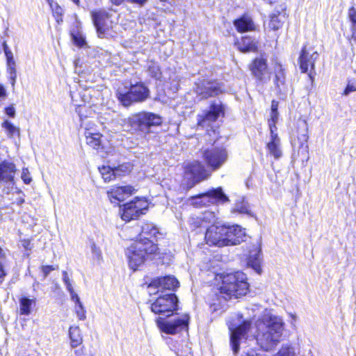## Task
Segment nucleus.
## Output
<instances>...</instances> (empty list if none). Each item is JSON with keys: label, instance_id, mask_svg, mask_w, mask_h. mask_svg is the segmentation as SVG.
Returning <instances> with one entry per match:
<instances>
[{"label": "nucleus", "instance_id": "obj_1", "mask_svg": "<svg viewBox=\"0 0 356 356\" xmlns=\"http://www.w3.org/2000/svg\"><path fill=\"white\" fill-rule=\"evenodd\" d=\"M284 323L282 319L266 309L261 318L256 323L257 334L255 339L261 349L269 351L275 348L280 341Z\"/></svg>", "mask_w": 356, "mask_h": 356}, {"label": "nucleus", "instance_id": "obj_46", "mask_svg": "<svg viewBox=\"0 0 356 356\" xmlns=\"http://www.w3.org/2000/svg\"><path fill=\"white\" fill-rule=\"evenodd\" d=\"M22 179L25 184H29L31 181L29 171L27 168H23L22 172Z\"/></svg>", "mask_w": 356, "mask_h": 356}, {"label": "nucleus", "instance_id": "obj_2", "mask_svg": "<svg viewBox=\"0 0 356 356\" xmlns=\"http://www.w3.org/2000/svg\"><path fill=\"white\" fill-rule=\"evenodd\" d=\"M248 287L247 277L243 273L238 271L235 273L223 275L219 289L220 296L225 302L232 298H239L246 295Z\"/></svg>", "mask_w": 356, "mask_h": 356}, {"label": "nucleus", "instance_id": "obj_54", "mask_svg": "<svg viewBox=\"0 0 356 356\" xmlns=\"http://www.w3.org/2000/svg\"><path fill=\"white\" fill-rule=\"evenodd\" d=\"M70 294L72 300H73L76 304L81 302L79 296L74 291L70 292Z\"/></svg>", "mask_w": 356, "mask_h": 356}, {"label": "nucleus", "instance_id": "obj_17", "mask_svg": "<svg viewBox=\"0 0 356 356\" xmlns=\"http://www.w3.org/2000/svg\"><path fill=\"white\" fill-rule=\"evenodd\" d=\"M250 70L257 81L266 83L270 80V74L266 60L261 58H255L250 65Z\"/></svg>", "mask_w": 356, "mask_h": 356}, {"label": "nucleus", "instance_id": "obj_26", "mask_svg": "<svg viewBox=\"0 0 356 356\" xmlns=\"http://www.w3.org/2000/svg\"><path fill=\"white\" fill-rule=\"evenodd\" d=\"M266 147L268 153L275 159H278L282 156L281 142L278 135H273V138H270Z\"/></svg>", "mask_w": 356, "mask_h": 356}, {"label": "nucleus", "instance_id": "obj_23", "mask_svg": "<svg viewBox=\"0 0 356 356\" xmlns=\"http://www.w3.org/2000/svg\"><path fill=\"white\" fill-rule=\"evenodd\" d=\"M178 280L173 276H165L154 280L149 285V288H161L163 289L175 290L179 287Z\"/></svg>", "mask_w": 356, "mask_h": 356}, {"label": "nucleus", "instance_id": "obj_62", "mask_svg": "<svg viewBox=\"0 0 356 356\" xmlns=\"http://www.w3.org/2000/svg\"><path fill=\"white\" fill-rule=\"evenodd\" d=\"M76 356H84V350L83 348L78 349L75 350Z\"/></svg>", "mask_w": 356, "mask_h": 356}, {"label": "nucleus", "instance_id": "obj_18", "mask_svg": "<svg viewBox=\"0 0 356 356\" xmlns=\"http://www.w3.org/2000/svg\"><path fill=\"white\" fill-rule=\"evenodd\" d=\"M225 246L240 244L245 238V230L238 225L226 226Z\"/></svg>", "mask_w": 356, "mask_h": 356}, {"label": "nucleus", "instance_id": "obj_63", "mask_svg": "<svg viewBox=\"0 0 356 356\" xmlns=\"http://www.w3.org/2000/svg\"><path fill=\"white\" fill-rule=\"evenodd\" d=\"M6 275L5 271L3 268V265L1 264V260H0V278L3 277Z\"/></svg>", "mask_w": 356, "mask_h": 356}, {"label": "nucleus", "instance_id": "obj_41", "mask_svg": "<svg viewBox=\"0 0 356 356\" xmlns=\"http://www.w3.org/2000/svg\"><path fill=\"white\" fill-rule=\"evenodd\" d=\"M91 251L95 259L100 261L102 259L101 250L94 243L91 245Z\"/></svg>", "mask_w": 356, "mask_h": 356}, {"label": "nucleus", "instance_id": "obj_35", "mask_svg": "<svg viewBox=\"0 0 356 356\" xmlns=\"http://www.w3.org/2000/svg\"><path fill=\"white\" fill-rule=\"evenodd\" d=\"M202 222L197 225V227L203 226L207 223H214L216 222V215L212 211H205L200 218Z\"/></svg>", "mask_w": 356, "mask_h": 356}, {"label": "nucleus", "instance_id": "obj_10", "mask_svg": "<svg viewBox=\"0 0 356 356\" xmlns=\"http://www.w3.org/2000/svg\"><path fill=\"white\" fill-rule=\"evenodd\" d=\"M188 320L189 317L188 315H184L169 321L159 317L156 319V323L161 332L168 334H175L188 327Z\"/></svg>", "mask_w": 356, "mask_h": 356}, {"label": "nucleus", "instance_id": "obj_51", "mask_svg": "<svg viewBox=\"0 0 356 356\" xmlns=\"http://www.w3.org/2000/svg\"><path fill=\"white\" fill-rule=\"evenodd\" d=\"M276 122H268L269 129L270 132V138H273V135H278L277 131Z\"/></svg>", "mask_w": 356, "mask_h": 356}, {"label": "nucleus", "instance_id": "obj_44", "mask_svg": "<svg viewBox=\"0 0 356 356\" xmlns=\"http://www.w3.org/2000/svg\"><path fill=\"white\" fill-rule=\"evenodd\" d=\"M110 1L113 4H114L115 6H119V5L122 4L124 0H110ZM127 1L131 3H137V4L142 6V5L145 4L147 0H127Z\"/></svg>", "mask_w": 356, "mask_h": 356}, {"label": "nucleus", "instance_id": "obj_5", "mask_svg": "<svg viewBox=\"0 0 356 356\" xmlns=\"http://www.w3.org/2000/svg\"><path fill=\"white\" fill-rule=\"evenodd\" d=\"M200 154L204 162L212 171L221 168L228 158L227 152L222 147H211L202 148Z\"/></svg>", "mask_w": 356, "mask_h": 356}, {"label": "nucleus", "instance_id": "obj_58", "mask_svg": "<svg viewBox=\"0 0 356 356\" xmlns=\"http://www.w3.org/2000/svg\"><path fill=\"white\" fill-rule=\"evenodd\" d=\"M277 109H278V102H275V101H273L272 104H271V111L278 112Z\"/></svg>", "mask_w": 356, "mask_h": 356}, {"label": "nucleus", "instance_id": "obj_19", "mask_svg": "<svg viewBox=\"0 0 356 356\" xmlns=\"http://www.w3.org/2000/svg\"><path fill=\"white\" fill-rule=\"evenodd\" d=\"M134 191V188L131 186H113L107 191V195L111 203L118 204L131 195Z\"/></svg>", "mask_w": 356, "mask_h": 356}, {"label": "nucleus", "instance_id": "obj_45", "mask_svg": "<svg viewBox=\"0 0 356 356\" xmlns=\"http://www.w3.org/2000/svg\"><path fill=\"white\" fill-rule=\"evenodd\" d=\"M73 39L76 45L83 47L86 44L85 38L80 34L73 35Z\"/></svg>", "mask_w": 356, "mask_h": 356}, {"label": "nucleus", "instance_id": "obj_50", "mask_svg": "<svg viewBox=\"0 0 356 356\" xmlns=\"http://www.w3.org/2000/svg\"><path fill=\"white\" fill-rule=\"evenodd\" d=\"M348 17L354 24H356V10L354 7H352L349 9Z\"/></svg>", "mask_w": 356, "mask_h": 356}, {"label": "nucleus", "instance_id": "obj_32", "mask_svg": "<svg viewBox=\"0 0 356 356\" xmlns=\"http://www.w3.org/2000/svg\"><path fill=\"white\" fill-rule=\"evenodd\" d=\"M69 336L71 340V346L72 348L77 347L83 341L81 330L78 326L70 327Z\"/></svg>", "mask_w": 356, "mask_h": 356}, {"label": "nucleus", "instance_id": "obj_24", "mask_svg": "<svg viewBox=\"0 0 356 356\" xmlns=\"http://www.w3.org/2000/svg\"><path fill=\"white\" fill-rule=\"evenodd\" d=\"M15 165L8 161L0 163V182H13L16 172Z\"/></svg>", "mask_w": 356, "mask_h": 356}, {"label": "nucleus", "instance_id": "obj_7", "mask_svg": "<svg viewBox=\"0 0 356 356\" xmlns=\"http://www.w3.org/2000/svg\"><path fill=\"white\" fill-rule=\"evenodd\" d=\"M184 179L188 181V188L193 187L196 184L207 179L211 172L198 161L188 162L184 165Z\"/></svg>", "mask_w": 356, "mask_h": 356}, {"label": "nucleus", "instance_id": "obj_27", "mask_svg": "<svg viewBox=\"0 0 356 356\" xmlns=\"http://www.w3.org/2000/svg\"><path fill=\"white\" fill-rule=\"evenodd\" d=\"M275 78L274 81L276 85V88L280 92H285L287 90V88L285 84L284 70L281 65L277 64L275 66Z\"/></svg>", "mask_w": 356, "mask_h": 356}, {"label": "nucleus", "instance_id": "obj_42", "mask_svg": "<svg viewBox=\"0 0 356 356\" xmlns=\"http://www.w3.org/2000/svg\"><path fill=\"white\" fill-rule=\"evenodd\" d=\"M277 356H294L293 349L291 347H282Z\"/></svg>", "mask_w": 356, "mask_h": 356}, {"label": "nucleus", "instance_id": "obj_3", "mask_svg": "<svg viewBox=\"0 0 356 356\" xmlns=\"http://www.w3.org/2000/svg\"><path fill=\"white\" fill-rule=\"evenodd\" d=\"M158 248L152 241H136L126 250L129 266L133 270L144 263L145 257L156 253Z\"/></svg>", "mask_w": 356, "mask_h": 356}, {"label": "nucleus", "instance_id": "obj_30", "mask_svg": "<svg viewBox=\"0 0 356 356\" xmlns=\"http://www.w3.org/2000/svg\"><path fill=\"white\" fill-rule=\"evenodd\" d=\"M158 233V229L152 223H145L141 227V238L139 241H151L149 238L152 237H156Z\"/></svg>", "mask_w": 356, "mask_h": 356}, {"label": "nucleus", "instance_id": "obj_61", "mask_svg": "<svg viewBox=\"0 0 356 356\" xmlns=\"http://www.w3.org/2000/svg\"><path fill=\"white\" fill-rule=\"evenodd\" d=\"M242 356H261L259 353H256L254 350H250V352L247 353L245 355Z\"/></svg>", "mask_w": 356, "mask_h": 356}, {"label": "nucleus", "instance_id": "obj_11", "mask_svg": "<svg viewBox=\"0 0 356 356\" xmlns=\"http://www.w3.org/2000/svg\"><path fill=\"white\" fill-rule=\"evenodd\" d=\"M148 208L147 201L144 198L136 197L123 205L121 217L123 220L130 221L144 213Z\"/></svg>", "mask_w": 356, "mask_h": 356}, {"label": "nucleus", "instance_id": "obj_52", "mask_svg": "<svg viewBox=\"0 0 356 356\" xmlns=\"http://www.w3.org/2000/svg\"><path fill=\"white\" fill-rule=\"evenodd\" d=\"M5 112L10 117L14 118L15 115V109L13 107V106H10L6 108Z\"/></svg>", "mask_w": 356, "mask_h": 356}, {"label": "nucleus", "instance_id": "obj_16", "mask_svg": "<svg viewBox=\"0 0 356 356\" xmlns=\"http://www.w3.org/2000/svg\"><path fill=\"white\" fill-rule=\"evenodd\" d=\"M221 84L216 81H202L197 83L196 93L206 99L222 92Z\"/></svg>", "mask_w": 356, "mask_h": 356}, {"label": "nucleus", "instance_id": "obj_22", "mask_svg": "<svg viewBox=\"0 0 356 356\" xmlns=\"http://www.w3.org/2000/svg\"><path fill=\"white\" fill-rule=\"evenodd\" d=\"M81 125L85 128L84 134L86 138V143L93 149H98L102 144V135L98 132H95L92 127H89L88 122H83Z\"/></svg>", "mask_w": 356, "mask_h": 356}, {"label": "nucleus", "instance_id": "obj_34", "mask_svg": "<svg viewBox=\"0 0 356 356\" xmlns=\"http://www.w3.org/2000/svg\"><path fill=\"white\" fill-rule=\"evenodd\" d=\"M1 126L6 131L8 137L12 138V137H14L15 136H19V134H20L19 128L14 126L9 121L5 120L2 123Z\"/></svg>", "mask_w": 356, "mask_h": 356}, {"label": "nucleus", "instance_id": "obj_28", "mask_svg": "<svg viewBox=\"0 0 356 356\" xmlns=\"http://www.w3.org/2000/svg\"><path fill=\"white\" fill-rule=\"evenodd\" d=\"M234 24L237 31L241 33L254 29V24L252 19L248 16H243L235 20Z\"/></svg>", "mask_w": 356, "mask_h": 356}, {"label": "nucleus", "instance_id": "obj_21", "mask_svg": "<svg viewBox=\"0 0 356 356\" xmlns=\"http://www.w3.org/2000/svg\"><path fill=\"white\" fill-rule=\"evenodd\" d=\"M318 57V54L316 51L309 54L307 50L306 47H304L302 49L301 54L299 57L300 67L302 72L304 73L307 72L309 67L313 70Z\"/></svg>", "mask_w": 356, "mask_h": 356}, {"label": "nucleus", "instance_id": "obj_47", "mask_svg": "<svg viewBox=\"0 0 356 356\" xmlns=\"http://www.w3.org/2000/svg\"><path fill=\"white\" fill-rule=\"evenodd\" d=\"M3 50H4L5 55L6 56L7 61L13 60L14 59L13 54L11 50L9 49V47L6 44V42H3Z\"/></svg>", "mask_w": 356, "mask_h": 356}, {"label": "nucleus", "instance_id": "obj_40", "mask_svg": "<svg viewBox=\"0 0 356 356\" xmlns=\"http://www.w3.org/2000/svg\"><path fill=\"white\" fill-rule=\"evenodd\" d=\"M76 316L77 317L79 318V320H84L86 318V311L83 308V306L81 302L76 304Z\"/></svg>", "mask_w": 356, "mask_h": 356}, {"label": "nucleus", "instance_id": "obj_59", "mask_svg": "<svg viewBox=\"0 0 356 356\" xmlns=\"http://www.w3.org/2000/svg\"><path fill=\"white\" fill-rule=\"evenodd\" d=\"M64 284H65V285L66 286V289H67V291L69 293H70L72 291H74V289H73V286H72V283H71L70 281L67 282H65Z\"/></svg>", "mask_w": 356, "mask_h": 356}, {"label": "nucleus", "instance_id": "obj_36", "mask_svg": "<svg viewBox=\"0 0 356 356\" xmlns=\"http://www.w3.org/2000/svg\"><path fill=\"white\" fill-rule=\"evenodd\" d=\"M148 72L149 75L155 79H159L161 76V72L159 66L154 62L148 63Z\"/></svg>", "mask_w": 356, "mask_h": 356}, {"label": "nucleus", "instance_id": "obj_49", "mask_svg": "<svg viewBox=\"0 0 356 356\" xmlns=\"http://www.w3.org/2000/svg\"><path fill=\"white\" fill-rule=\"evenodd\" d=\"M42 271L44 274V277H47V276L49 274L51 270H54L58 269V266L55 267L54 266H42L41 267Z\"/></svg>", "mask_w": 356, "mask_h": 356}, {"label": "nucleus", "instance_id": "obj_43", "mask_svg": "<svg viewBox=\"0 0 356 356\" xmlns=\"http://www.w3.org/2000/svg\"><path fill=\"white\" fill-rule=\"evenodd\" d=\"M356 91V83L354 81H349L343 92V95H348L350 93Z\"/></svg>", "mask_w": 356, "mask_h": 356}, {"label": "nucleus", "instance_id": "obj_39", "mask_svg": "<svg viewBox=\"0 0 356 356\" xmlns=\"http://www.w3.org/2000/svg\"><path fill=\"white\" fill-rule=\"evenodd\" d=\"M234 211L240 213H248L249 207L248 204L243 200L242 202L236 204Z\"/></svg>", "mask_w": 356, "mask_h": 356}, {"label": "nucleus", "instance_id": "obj_13", "mask_svg": "<svg viewBox=\"0 0 356 356\" xmlns=\"http://www.w3.org/2000/svg\"><path fill=\"white\" fill-rule=\"evenodd\" d=\"M224 115V106L220 102L213 103L209 111L198 115V124L202 127H210L218 118Z\"/></svg>", "mask_w": 356, "mask_h": 356}, {"label": "nucleus", "instance_id": "obj_37", "mask_svg": "<svg viewBox=\"0 0 356 356\" xmlns=\"http://www.w3.org/2000/svg\"><path fill=\"white\" fill-rule=\"evenodd\" d=\"M268 26L270 29L276 31L282 26V22L280 16L274 15L271 17Z\"/></svg>", "mask_w": 356, "mask_h": 356}, {"label": "nucleus", "instance_id": "obj_56", "mask_svg": "<svg viewBox=\"0 0 356 356\" xmlns=\"http://www.w3.org/2000/svg\"><path fill=\"white\" fill-rule=\"evenodd\" d=\"M6 96H7L6 89L1 83H0V99L1 98L4 99L6 97Z\"/></svg>", "mask_w": 356, "mask_h": 356}, {"label": "nucleus", "instance_id": "obj_29", "mask_svg": "<svg viewBox=\"0 0 356 356\" xmlns=\"http://www.w3.org/2000/svg\"><path fill=\"white\" fill-rule=\"evenodd\" d=\"M261 254L260 250L257 248L254 249L250 252V256L248 260V264L252 269H254L257 273H260L261 271Z\"/></svg>", "mask_w": 356, "mask_h": 356}, {"label": "nucleus", "instance_id": "obj_25", "mask_svg": "<svg viewBox=\"0 0 356 356\" xmlns=\"http://www.w3.org/2000/svg\"><path fill=\"white\" fill-rule=\"evenodd\" d=\"M258 42L250 37H243L240 41L235 43L238 49L243 53L256 51Z\"/></svg>", "mask_w": 356, "mask_h": 356}, {"label": "nucleus", "instance_id": "obj_57", "mask_svg": "<svg viewBox=\"0 0 356 356\" xmlns=\"http://www.w3.org/2000/svg\"><path fill=\"white\" fill-rule=\"evenodd\" d=\"M211 308L213 310V312L218 311V310L220 309L221 308H222V302H220L219 304L213 302L211 305Z\"/></svg>", "mask_w": 356, "mask_h": 356}, {"label": "nucleus", "instance_id": "obj_15", "mask_svg": "<svg viewBox=\"0 0 356 356\" xmlns=\"http://www.w3.org/2000/svg\"><path fill=\"white\" fill-rule=\"evenodd\" d=\"M251 323L249 321H245L243 324L234 327V325H230L229 329L231 332L230 342L234 354L239 349L240 341L246 338V335L250 329Z\"/></svg>", "mask_w": 356, "mask_h": 356}, {"label": "nucleus", "instance_id": "obj_38", "mask_svg": "<svg viewBox=\"0 0 356 356\" xmlns=\"http://www.w3.org/2000/svg\"><path fill=\"white\" fill-rule=\"evenodd\" d=\"M113 168L115 170V177H121L130 171L129 164H122Z\"/></svg>", "mask_w": 356, "mask_h": 356}, {"label": "nucleus", "instance_id": "obj_14", "mask_svg": "<svg viewBox=\"0 0 356 356\" xmlns=\"http://www.w3.org/2000/svg\"><path fill=\"white\" fill-rule=\"evenodd\" d=\"M226 231L225 225H212L207 229L205 233L207 243L210 245H212L218 247L225 246V241L224 238Z\"/></svg>", "mask_w": 356, "mask_h": 356}, {"label": "nucleus", "instance_id": "obj_8", "mask_svg": "<svg viewBox=\"0 0 356 356\" xmlns=\"http://www.w3.org/2000/svg\"><path fill=\"white\" fill-rule=\"evenodd\" d=\"M178 299L175 294L160 296L151 305V310L156 314L170 316L177 309Z\"/></svg>", "mask_w": 356, "mask_h": 356}, {"label": "nucleus", "instance_id": "obj_48", "mask_svg": "<svg viewBox=\"0 0 356 356\" xmlns=\"http://www.w3.org/2000/svg\"><path fill=\"white\" fill-rule=\"evenodd\" d=\"M8 71L10 74V79H11V84L13 86H14L15 83V81H16V78H17L15 67H12L8 68Z\"/></svg>", "mask_w": 356, "mask_h": 356}, {"label": "nucleus", "instance_id": "obj_4", "mask_svg": "<svg viewBox=\"0 0 356 356\" xmlns=\"http://www.w3.org/2000/svg\"><path fill=\"white\" fill-rule=\"evenodd\" d=\"M149 95V89L142 83L131 85L128 91L122 92L119 90L117 92L118 100L124 106L143 102L148 98Z\"/></svg>", "mask_w": 356, "mask_h": 356}, {"label": "nucleus", "instance_id": "obj_64", "mask_svg": "<svg viewBox=\"0 0 356 356\" xmlns=\"http://www.w3.org/2000/svg\"><path fill=\"white\" fill-rule=\"evenodd\" d=\"M7 67H8V68L12 67H15V60L13 59V60L7 61Z\"/></svg>", "mask_w": 356, "mask_h": 356}, {"label": "nucleus", "instance_id": "obj_55", "mask_svg": "<svg viewBox=\"0 0 356 356\" xmlns=\"http://www.w3.org/2000/svg\"><path fill=\"white\" fill-rule=\"evenodd\" d=\"M278 115H279L278 112L271 111L270 117V119L268 120V122H277V120H278Z\"/></svg>", "mask_w": 356, "mask_h": 356}, {"label": "nucleus", "instance_id": "obj_33", "mask_svg": "<svg viewBox=\"0 0 356 356\" xmlns=\"http://www.w3.org/2000/svg\"><path fill=\"white\" fill-rule=\"evenodd\" d=\"M99 170L105 181H110L116 178L113 168L102 165L99 168Z\"/></svg>", "mask_w": 356, "mask_h": 356}, {"label": "nucleus", "instance_id": "obj_53", "mask_svg": "<svg viewBox=\"0 0 356 356\" xmlns=\"http://www.w3.org/2000/svg\"><path fill=\"white\" fill-rule=\"evenodd\" d=\"M21 245L25 249V250H31V243L29 240L24 239L20 241Z\"/></svg>", "mask_w": 356, "mask_h": 356}, {"label": "nucleus", "instance_id": "obj_20", "mask_svg": "<svg viewBox=\"0 0 356 356\" xmlns=\"http://www.w3.org/2000/svg\"><path fill=\"white\" fill-rule=\"evenodd\" d=\"M307 131L308 127L307 121L304 119L299 118L296 122L295 127L292 129L291 133L292 144L296 143V139L300 142V145L305 143L308 139Z\"/></svg>", "mask_w": 356, "mask_h": 356}, {"label": "nucleus", "instance_id": "obj_9", "mask_svg": "<svg viewBox=\"0 0 356 356\" xmlns=\"http://www.w3.org/2000/svg\"><path fill=\"white\" fill-rule=\"evenodd\" d=\"M227 201L228 197L222 192L221 188L213 189L207 193L191 197L188 200V202L195 207H201L209 205V204H214L220 202H225Z\"/></svg>", "mask_w": 356, "mask_h": 356}, {"label": "nucleus", "instance_id": "obj_12", "mask_svg": "<svg viewBox=\"0 0 356 356\" xmlns=\"http://www.w3.org/2000/svg\"><path fill=\"white\" fill-rule=\"evenodd\" d=\"M91 14L98 36L104 37L106 32L113 27V22L111 19V16L103 10L92 11Z\"/></svg>", "mask_w": 356, "mask_h": 356}, {"label": "nucleus", "instance_id": "obj_31", "mask_svg": "<svg viewBox=\"0 0 356 356\" xmlns=\"http://www.w3.org/2000/svg\"><path fill=\"white\" fill-rule=\"evenodd\" d=\"M20 315L29 316L31 313L32 306L35 303V299L22 297L19 300Z\"/></svg>", "mask_w": 356, "mask_h": 356}, {"label": "nucleus", "instance_id": "obj_6", "mask_svg": "<svg viewBox=\"0 0 356 356\" xmlns=\"http://www.w3.org/2000/svg\"><path fill=\"white\" fill-rule=\"evenodd\" d=\"M161 122V118L152 113H139L129 119V123L134 130L145 134L149 132L151 127L160 125Z\"/></svg>", "mask_w": 356, "mask_h": 356}, {"label": "nucleus", "instance_id": "obj_60", "mask_svg": "<svg viewBox=\"0 0 356 356\" xmlns=\"http://www.w3.org/2000/svg\"><path fill=\"white\" fill-rule=\"evenodd\" d=\"M63 280L64 283L70 281V277H68L67 273L66 271L63 272Z\"/></svg>", "mask_w": 356, "mask_h": 356}]
</instances>
